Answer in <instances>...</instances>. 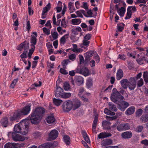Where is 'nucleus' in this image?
<instances>
[{
    "instance_id": "obj_1",
    "label": "nucleus",
    "mask_w": 148,
    "mask_h": 148,
    "mask_svg": "<svg viewBox=\"0 0 148 148\" xmlns=\"http://www.w3.org/2000/svg\"><path fill=\"white\" fill-rule=\"evenodd\" d=\"M45 112V109L41 107H38L33 110L31 114L30 120L34 124H37L41 120Z\"/></svg>"
},
{
    "instance_id": "obj_2",
    "label": "nucleus",
    "mask_w": 148,
    "mask_h": 148,
    "mask_svg": "<svg viewBox=\"0 0 148 148\" xmlns=\"http://www.w3.org/2000/svg\"><path fill=\"white\" fill-rule=\"evenodd\" d=\"M29 121V119L22 120L14 126V131L15 132L25 135L28 133Z\"/></svg>"
},
{
    "instance_id": "obj_3",
    "label": "nucleus",
    "mask_w": 148,
    "mask_h": 148,
    "mask_svg": "<svg viewBox=\"0 0 148 148\" xmlns=\"http://www.w3.org/2000/svg\"><path fill=\"white\" fill-rule=\"evenodd\" d=\"M75 73L82 74L85 76H89L90 72L87 68L81 66L79 65L74 70L69 71V74L71 76H73L75 75Z\"/></svg>"
},
{
    "instance_id": "obj_4",
    "label": "nucleus",
    "mask_w": 148,
    "mask_h": 148,
    "mask_svg": "<svg viewBox=\"0 0 148 148\" xmlns=\"http://www.w3.org/2000/svg\"><path fill=\"white\" fill-rule=\"evenodd\" d=\"M113 92L111 95V100L114 103L117 104L121 100L124 99V97L121 95L115 88L113 89Z\"/></svg>"
},
{
    "instance_id": "obj_5",
    "label": "nucleus",
    "mask_w": 148,
    "mask_h": 148,
    "mask_svg": "<svg viewBox=\"0 0 148 148\" xmlns=\"http://www.w3.org/2000/svg\"><path fill=\"white\" fill-rule=\"evenodd\" d=\"M8 135L9 137L11 136L13 140L15 141H22L25 140L24 137L16 134L15 132H9L8 133Z\"/></svg>"
},
{
    "instance_id": "obj_6",
    "label": "nucleus",
    "mask_w": 148,
    "mask_h": 148,
    "mask_svg": "<svg viewBox=\"0 0 148 148\" xmlns=\"http://www.w3.org/2000/svg\"><path fill=\"white\" fill-rule=\"evenodd\" d=\"M72 103L70 100L64 102L62 106L63 110L64 112H68L70 111L72 109Z\"/></svg>"
},
{
    "instance_id": "obj_7",
    "label": "nucleus",
    "mask_w": 148,
    "mask_h": 148,
    "mask_svg": "<svg viewBox=\"0 0 148 148\" xmlns=\"http://www.w3.org/2000/svg\"><path fill=\"white\" fill-rule=\"evenodd\" d=\"M72 82L73 85H74V83H75L77 85L79 86L84 83V79L82 76H76L75 77L74 80H72Z\"/></svg>"
},
{
    "instance_id": "obj_8",
    "label": "nucleus",
    "mask_w": 148,
    "mask_h": 148,
    "mask_svg": "<svg viewBox=\"0 0 148 148\" xmlns=\"http://www.w3.org/2000/svg\"><path fill=\"white\" fill-rule=\"evenodd\" d=\"M58 135V132L56 130H52L49 133L48 137V140L51 141L56 139Z\"/></svg>"
},
{
    "instance_id": "obj_9",
    "label": "nucleus",
    "mask_w": 148,
    "mask_h": 148,
    "mask_svg": "<svg viewBox=\"0 0 148 148\" xmlns=\"http://www.w3.org/2000/svg\"><path fill=\"white\" fill-rule=\"evenodd\" d=\"M32 104L29 103L24 106L21 110V114L26 115L28 114L30 111Z\"/></svg>"
},
{
    "instance_id": "obj_10",
    "label": "nucleus",
    "mask_w": 148,
    "mask_h": 148,
    "mask_svg": "<svg viewBox=\"0 0 148 148\" xmlns=\"http://www.w3.org/2000/svg\"><path fill=\"white\" fill-rule=\"evenodd\" d=\"M58 144L57 142L54 141L53 143L48 142L45 143L40 145L39 148L43 146L45 148L55 147Z\"/></svg>"
},
{
    "instance_id": "obj_11",
    "label": "nucleus",
    "mask_w": 148,
    "mask_h": 148,
    "mask_svg": "<svg viewBox=\"0 0 148 148\" xmlns=\"http://www.w3.org/2000/svg\"><path fill=\"white\" fill-rule=\"evenodd\" d=\"M72 108L73 110H75L79 108L81 106V103L77 99H75L72 101Z\"/></svg>"
},
{
    "instance_id": "obj_12",
    "label": "nucleus",
    "mask_w": 148,
    "mask_h": 148,
    "mask_svg": "<svg viewBox=\"0 0 148 148\" xmlns=\"http://www.w3.org/2000/svg\"><path fill=\"white\" fill-rule=\"evenodd\" d=\"M136 79V77H131L130 78L128 85L129 88L130 90H134L135 87L136 81L135 80V79Z\"/></svg>"
},
{
    "instance_id": "obj_13",
    "label": "nucleus",
    "mask_w": 148,
    "mask_h": 148,
    "mask_svg": "<svg viewBox=\"0 0 148 148\" xmlns=\"http://www.w3.org/2000/svg\"><path fill=\"white\" fill-rule=\"evenodd\" d=\"M85 58V62L86 63L89 62L90 59V58L92 56V51H90L84 54Z\"/></svg>"
},
{
    "instance_id": "obj_14",
    "label": "nucleus",
    "mask_w": 148,
    "mask_h": 148,
    "mask_svg": "<svg viewBox=\"0 0 148 148\" xmlns=\"http://www.w3.org/2000/svg\"><path fill=\"white\" fill-rule=\"evenodd\" d=\"M73 46L74 48V49L73 50V51L75 52H79L81 51H82L83 50V49L87 50V47H88L86 46L83 45V44H82L80 46L81 48H79L77 49V46L76 44H74L73 45Z\"/></svg>"
},
{
    "instance_id": "obj_15",
    "label": "nucleus",
    "mask_w": 148,
    "mask_h": 148,
    "mask_svg": "<svg viewBox=\"0 0 148 148\" xmlns=\"http://www.w3.org/2000/svg\"><path fill=\"white\" fill-rule=\"evenodd\" d=\"M63 92V88L60 87H57L55 91V97H56L60 98Z\"/></svg>"
},
{
    "instance_id": "obj_16",
    "label": "nucleus",
    "mask_w": 148,
    "mask_h": 148,
    "mask_svg": "<svg viewBox=\"0 0 148 148\" xmlns=\"http://www.w3.org/2000/svg\"><path fill=\"white\" fill-rule=\"evenodd\" d=\"M132 136V134L131 131H126L122 133L121 136L124 139H129Z\"/></svg>"
},
{
    "instance_id": "obj_17",
    "label": "nucleus",
    "mask_w": 148,
    "mask_h": 148,
    "mask_svg": "<svg viewBox=\"0 0 148 148\" xmlns=\"http://www.w3.org/2000/svg\"><path fill=\"white\" fill-rule=\"evenodd\" d=\"M18 144L16 143H8L6 144L4 146V148H17Z\"/></svg>"
},
{
    "instance_id": "obj_18",
    "label": "nucleus",
    "mask_w": 148,
    "mask_h": 148,
    "mask_svg": "<svg viewBox=\"0 0 148 148\" xmlns=\"http://www.w3.org/2000/svg\"><path fill=\"white\" fill-rule=\"evenodd\" d=\"M123 73L122 70L121 69H119L117 71L116 78L118 80L121 79L123 76Z\"/></svg>"
},
{
    "instance_id": "obj_19",
    "label": "nucleus",
    "mask_w": 148,
    "mask_h": 148,
    "mask_svg": "<svg viewBox=\"0 0 148 148\" xmlns=\"http://www.w3.org/2000/svg\"><path fill=\"white\" fill-rule=\"evenodd\" d=\"M135 110L134 106H131L128 108L125 112V114L127 115H130L134 113Z\"/></svg>"
},
{
    "instance_id": "obj_20",
    "label": "nucleus",
    "mask_w": 148,
    "mask_h": 148,
    "mask_svg": "<svg viewBox=\"0 0 148 148\" xmlns=\"http://www.w3.org/2000/svg\"><path fill=\"white\" fill-rule=\"evenodd\" d=\"M21 116L19 113L17 112H14L12 116L10 117V121H12L20 118Z\"/></svg>"
},
{
    "instance_id": "obj_21",
    "label": "nucleus",
    "mask_w": 148,
    "mask_h": 148,
    "mask_svg": "<svg viewBox=\"0 0 148 148\" xmlns=\"http://www.w3.org/2000/svg\"><path fill=\"white\" fill-rule=\"evenodd\" d=\"M69 34H67L62 36L60 40V43L61 45H64L66 42V39L69 38Z\"/></svg>"
},
{
    "instance_id": "obj_22",
    "label": "nucleus",
    "mask_w": 148,
    "mask_h": 148,
    "mask_svg": "<svg viewBox=\"0 0 148 148\" xmlns=\"http://www.w3.org/2000/svg\"><path fill=\"white\" fill-rule=\"evenodd\" d=\"M121 84L122 87L126 89L127 87L129 81L127 79H124L121 80Z\"/></svg>"
},
{
    "instance_id": "obj_23",
    "label": "nucleus",
    "mask_w": 148,
    "mask_h": 148,
    "mask_svg": "<svg viewBox=\"0 0 148 148\" xmlns=\"http://www.w3.org/2000/svg\"><path fill=\"white\" fill-rule=\"evenodd\" d=\"M111 134L109 133L106 132H102L98 135V138H102L110 136Z\"/></svg>"
},
{
    "instance_id": "obj_24",
    "label": "nucleus",
    "mask_w": 148,
    "mask_h": 148,
    "mask_svg": "<svg viewBox=\"0 0 148 148\" xmlns=\"http://www.w3.org/2000/svg\"><path fill=\"white\" fill-rule=\"evenodd\" d=\"M46 120L48 123H51L55 121V118L53 116L49 115L46 118Z\"/></svg>"
},
{
    "instance_id": "obj_25",
    "label": "nucleus",
    "mask_w": 148,
    "mask_h": 148,
    "mask_svg": "<svg viewBox=\"0 0 148 148\" xmlns=\"http://www.w3.org/2000/svg\"><path fill=\"white\" fill-rule=\"evenodd\" d=\"M8 119L7 117L2 118L0 121L2 125L4 127H6L8 125Z\"/></svg>"
},
{
    "instance_id": "obj_26",
    "label": "nucleus",
    "mask_w": 148,
    "mask_h": 148,
    "mask_svg": "<svg viewBox=\"0 0 148 148\" xmlns=\"http://www.w3.org/2000/svg\"><path fill=\"white\" fill-rule=\"evenodd\" d=\"M64 142L66 145H69L70 144V138L68 135H65L63 136Z\"/></svg>"
},
{
    "instance_id": "obj_27",
    "label": "nucleus",
    "mask_w": 148,
    "mask_h": 148,
    "mask_svg": "<svg viewBox=\"0 0 148 148\" xmlns=\"http://www.w3.org/2000/svg\"><path fill=\"white\" fill-rule=\"evenodd\" d=\"M37 42L36 37L34 36H32L30 40V42L31 43V45L32 47L35 48V45L37 43Z\"/></svg>"
},
{
    "instance_id": "obj_28",
    "label": "nucleus",
    "mask_w": 148,
    "mask_h": 148,
    "mask_svg": "<svg viewBox=\"0 0 148 148\" xmlns=\"http://www.w3.org/2000/svg\"><path fill=\"white\" fill-rule=\"evenodd\" d=\"M76 13L78 15V16L81 18L83 17L82 14H83L85 16H87L85 13V11L83 10H78L76 12Z\"/></svg>"
},
{
    "instance_id": "obj_29",
    "label": "nucleus",
    "mask_w": 148,
    "mask_h": 148,
    "mask_svg": "<svg viewBox=\"0 0 148 148\" xmlns=\"http://www.w3.org/2000/svg\"><path fill=\"white\" fill-rule=\"evenodd\" d=\"M92 85V78H88L87 80L86 86L87 88H91Z\"/></svg>"
},
{
    "instance_id": "obj_30",
    "label": "nucleus",
    "mask_w": 148,
    "mask_h": 148,
    "mask_svg": "<svg viewBox=\"0 0 148 148\" xmlns=\"http://www.w3.org/2000/svg\"><path fill=\"white\" fill-rule=\"evenodd\" d=\"M112 143V140L110 139H106L103 140L102 142L103 145L106 146L111 145Z\"/></svg>"
},
{
    "instance_id": "obj_31",
    "label": "nucleus",
    "mask_w": 148,
    "mask_h": 148,
    "mask_svg": "<svg viewBox=\"0 0 148 148\" xmlns=\"http://www.w3.org/2000/svg\"><path fill=\"white\" fill-rule=\"evenodd\" d=\"M108 106L109 109L112 111H116L117 110V108L116 106L112 103H109Z\"/></svg>"
},
{
    "instance_id": "obj_32",
    "label": "nucleus",
    "mask_w": 148,
    "mask_h": 148,
    "mask_svg": "<svg viewBox=\"0 0 148 148\" xmlns=\"http://www.w3.org/2000/svg\"><path fill=\"white\" fill-rule=\"evenodd\" d=\"M93 58L96 61V63H98L100 61L99 57L97 53L93 51Z\"/></svg>"
},
{
    "instance_id": "obj_33",
    "label": "nucleus",
    "mask_w": 148,
    "mask_h": 148,
    "mask_svg": "<svg viewBox=\"0 0 148 148\" xmlns=\"http://www.w3.org/2000/svg\"><path fill=\"white\" fill-rule=\"evenodd\" d=\"M71 22L73 24L77 25L79 24L81 21L80 18H74L71 20Z\"/></svg>"
},
{
    "instance_id": "obj_34",
    "label": "nucleus",
    "mask_w": 148,
    "mask_h": 148,
    "mask_svg": "<svg viewBox=\"0 0 148 148\" xmlns=\"http://www.w3.org/2000/svg\"><path fill=\"white\" fill-rule=\"evenodd\" d=\"M140 120L142 122H147L148 121V114L143 115L140 118Z\"/></svg>"
},
{
    "instance_id": "obj_35",
    "label": "nucleus",
    "mask_w": 148,
    "mask_h": 148,
    "mask_svg": "<svg viewBox=\"0 0 148 148\" xmlns=\"http://www.w3.org/2000/svg\"><path fill=\"white\" fill-rule=\"evenodd\" d=\"M95 117L94 118V120L93 121L94 124L93 125V128L95 129L96 126L97 122L98 120L99 116L97 114L95 113Z\"/></svg>"
},
{
    "instance_id": "obj_36",
    "label": "nucleus",
    "mask_w": 148,
    "mask_h": 148,
    "mask_svg": "<svg viewBox=\"0 0 148 148\" xmlns=\"http://www.w3.org/2000/svg\"><path fill=\"white\" fill-rule=\"evenodd\" d=\"M71 96V94L70 93H66L63 92L60 98H68L70 97Z\"/></svg>"
},
{
    "instance_id": "obj_37",
    "label": "nucleus",
    "mask_w": 148,
    "mask_h": 148,
    "mask_svg": "<svg viewBox=\"0 0 148 148\" xmlns=\"http://www.w3.org/2000/svg\"><path fill=\"white\" fill-rule=\"evenodd\" d=\"M53 102L54 104L58 106L60 105L62 101L61 100L54 98L53 99Z\"/></svg>"
},
{
    "instance_id": "obj_38",
    "label": "nucleus",
    "mask_w": 148,
    "mask_h": 148,
    "mask_svg": "<svg viewBox=\"0 0 148 148\" xmlns=\"http://www.w3.org/2000/svg\"><path fill=\"white\" fill-rule=\"evenodd\" d=\"M33 136L35 138H39L42 136V133L41 132L36 131L32 134Z\"/></svg>"
},
{
    "instance_id": "obj_39",
    "label": "nucleus",
    "mask_w": 148,
    "mask_h": 148,
    "mask_svg": "<svg viewBox=\"0 0 148 148\" xmlns=\"http://www.w3.org/2000/svg\"><path fill=\"white\" fill-rule=\"evenodd\" d=\"M125 9L122 7L120 9H119L118 12L119 14L121 16H123L124 15V14L125 13Z\"/></svg>"
},
{
    "instance_id": "obj_40",
    "label": "nucleus",
    "mask_w": 148,
    "mask_h": 148,
    "mask_svg": "<svg viewBox=\"0 0 148 148\" xmlns=\"http://www.w3.org/2000/svg\"><path fill=\"white\" fill-rule=\"evenodd\" d=\"M124 24L123 23L118 24L117 25L118 30L119 32H122L124 29Z\"/></svg>"
},
{
    "instance_id": "obj_41",
    "label": "nucleus",
    "mask_w": 148,
    "mask_h": 148,
    "mask_svg": "<svg viewBox=\"0 0 148 148\" xmlns=\"http://www.w3.org/2000/svg\"><path fill=\"white\" fill-rule=\"evenodd\" d=\"M123 131L124 130H127L130 129V126L127 123H122Z\"/></svg>"
},
{
    "instance_id": "obj_42",
    "label": "nucleus",
    "mask_w": 148,
    "mask_h": 148,
    "mask_svg": "<svg viewBox=\"0 0 148 148\" xmlns=\"http://www.w3.org/2000/svg\"><path fill=\"white\" fill-rule=\"evenodd\" d=\"M27 50H26L25 49V50L23 51V53L21 55H20V57L22 59H24V58H27Z\"/></svg>"
},
{
    "instance_id": "obj_43",
    "label": "nucleus",
    "mask_w": 148,
    "mask_h": 148,
    "mask_svg": "<svg viewBox=\"0 0 148 148\" xmlns=\"http://www.w3.org/2000/svg\"><path fill=\"white\" fill-rule=\"evenodd\" d=\"M64 88L66 91H68L70 89V86L68 82H66L64 83Z\"/></svg>"
},
{
    "instance_id": "obj_44",
    "label": "nucleus",
    "mask_w": 148,
    "mask_h": 148,
    "mask_svg": "<svg viewBox=\"0 0 148 148\" xmlns=\"http://www.w3.org/2000/svg\"><path fill=\"white\" fill-rule=\"evenodd\" d=\"M118 103H117V104H119V103L123 105L124 106H125V107L127 108L129 106V103L125 101H121V100L120 101L118 102Z\"/></svg>"
},
{
    "instance_id": "obj_45",
    "label": "nucleus",
    "mask_w": 148,
    "mask_h": 148,
    "mask_svg": "<svg viewBox=\"0 0 148 148\" xmlns=\"http://www.w3.org/2000/svg\"><path fill=\"white\" fill-rule=\"evenodd\" d=\"M70 61L68 60H65L63 61L62 62V66L64 68H65L66 66L69 64V63L70 62Z\"/></svg>"
},
{
    "instance_id": "obj_46",
    "label": "nucleus",
    "mask_w": 148,
    "mask_h": 148,
    "mask_svg": "<svg viewBox=\"0 0 148 148\" xmlns=\"http://www.w3.org/2000/svg\"><path fill=\"white\" fill-rule=\"evenodd\" d=\"M143 77L145 81L146 82H148V73L146 71L144 72L143 75Z\"/></svg>"
},
{
    "instance_id": "obj_47",
    "label": "nucleus",
    "mask_w": 148,
    "mask_h": 148,
    "mask_svg": "<svg viewBox=\"0 0 148 148\" xmlns=\"http://www.w3.org/2000/svg\"><path fill=\"white\" fill-rule=\"evenodd\" d=\"M85 93L84 88L83 87L81 88L79 90L78 95L79 97L83 95Z\"/></svg>"
},
{
    "instance_id": "obj_48",
    "label": "nucleus",
    "mask_w": 148,
    "mask_h": 148,
    "mask_svg": "<svg viewBox=\"0 0 148 148\" xmlns=\"http://www.w3.org/2000/svg\"><path fill=\"white\" fill-rule=\"evenodd\" d=\"M35 48L34 47H32V48L29 50V51L28 54V58L29 59H30L31 58V56Z\"/></svg>"
},
{
    "instance_id": "obj_49",
    "label": "nucleus",
    "mask_w": 148,
    "mask_h": 148,
    "mask_svg": "<svg viewBox=\"0 0 148 148\" xmlns=\"http://www.w3.org/2000/svg\"><path fill=\"white\" fill-rule=\"evenodd\" d=\"M143 110L141 109H138L136 112V115L137 117H139L142 114Z\"/></svg>"
},
{
    "instance_id": "obj_50",
    "label": "nucleus",
    "mask_w": 148,
    "mask_h": 148,
    "mask_svg": "<svg viewBox=\"0 0 148 148\" xmlns=\"http://www.w3.org/2000/svg\"><path fill=\"white\" fill-rule=\"evenodd\" d=\"M87 12H85V13L87 16H85L86 17H92V12L91 10H87Z\"/></svg>"
},
{
    "instance_id": "obj_51",
    "label": "nucleus",
    "mask_w": 148,
    "mask_h": 148,
    "mask_svg": "<svg viewBox=\"0 0 148 148\" xmlns=\"http://www.w3.org/2000/svg\"><path fill=\"white\" fill-rule=\"evenodd\" d=\"M61 25L62 27L64 28H66V27L67 25L65 21V17L62 19L61 22Z\"/></svg>"
},
{
    "instance_id": "obj_52",
    "label": "nucleus",
    "mask_w": 148,
    "mask_h": 148,
    "mask_svg": "<svg viewBox=\"0 0 148 148\" xmlns=\"http://www.w3.org/2000/svg\"><path fill=\"white\" fill-rule=\"evenodd\" d=\"M43 32L47 35H49L50 34V30L48 29L45 27H44L42 28Z\"/></svg>"
},
{
    "instance_id": "obj_53",
    "label": "nucleus",
    "mask_w": 148,
    "mask_h": 148,
    "mask_svg": "<svg viewBox=\"0 0 148 148\" xmlns=\"http://www.w3.org/2000/svg\"><path fill=\"white\" fill-rule=\"evenodd\" d=\"M106 118L107 119V120L108 121L113 120H114L116 119L117 118V117L116 116L110 117V116H106Z\"/></svg>"
},
{
    "instance_id": "obj_54",
    "label": "nucleus",
    "mask_w": 148,
    "mask_h": 148,
    "mask_svg": "<svg viewBox=\"0 0 148 148\" xmlns=\"http://www.w3.org/2000/svg\"><path fill=\"white\" fill-rule=\"evenodd\" d=\"M143 128V127L141 125H139L137 127L136 129V132H141Z\"/></svg>"
},
{
    "instance_id": "obj_55",
    "label": "nucleus",
    "mask_w": 148,
    "mask_h": 148,
    "mask_svg": "<svg viewBox=\"0 0 148 148\" xmlns=\"http://www.w3.org/2000/svg\"><path fill=\"white\" fill-rule=\"evenodd\" d=\"M116 129L119 131H123L122 123L118 125L116 127Z\"/></svg>"
},
{
    "instance_id": "obj_56",
    "label": "nucleus",
    "mask_w": 148,
    "mask_h": 148,
    "mask_svg": "<svg viewBox=\"0 0 148 148\" xmlns=\"http://www.w3.org/2000/svg\"><path fill=\"white\" fill-rule=\"evenodd\" d=\"M52 36L53 39L56 40L58 38V34L57 32H55L52 34Z\"/></svg>"
},
{
    "instance_id": "obj_57",
    "label": "nucleus",
    "mask_w": 148,
    "mask_h": 148,
    "mask_svg": "<svg viewBox=\"0 0 148 148\" xmlns=\"http://www.w3.org/2000/svg\"><path fill=\"white\" fill-rule=\"evenodd\" d=\"M92 35L90 34H86L85 36L84 37V39L86 40H87L88 41L89 40L91 37Z\"/></svg>"
},
{
    "instance_id": "obj_58",
    "label": "nucleus",
    "mask_w": 148,
    "mask_h": 148,
    "mask_svg": "<svg viewBox=\"0 0 148 148\" xmlns=\"http://www.w3.org/2000/svg\"><path fill=\"white\" fill-rule=\"evenodd\" d=\"M69 58L70 60L72 61L75 60L76 58V56L74 54H71L69 56Z\"/></svg>"
},
{
    "instance_id": "obj_59",
    "label": "nucleus",
    "mask_w": 148,
    "mask_h": 148,
    "mask_svg": "<svg viewBox=\"0 0 148 148\" xmlns=\"http://www.w3.org/2000/svg\"><path fill=\"white\" fill-rule=\"evenodd\" d=\"M90 43V41L83 39L82 44H83V45L88 47Z\"/></svg>"
},
{
    "instance_id": "obj_60",
    "label": "nucleus",
    "mask_w": 148,
    "mask_h": 148,
    "mask_svg": "<svg viewBox=\"0 0 148 148\" xmlns=\"http://www.w3.org/2000/svg\"><path fill=\"white\" fill-rule=\"evenodd\" d=\"M83 5L81 7L84 9L86 10H87L88 9V6L87 3L86 2L82 3Z\"/></svg>"
},
{
    "instance_id": "obj_61",
    "label": "nucleus",
    "mask_w": 148,
    "mask_h": 148,
    "mask_svg": "<svg viewBox=\"0 0 148 148\" xmlns=\"http://www.w3.org/2000/svg\"><path fill=\"white\" fill-rule=\"evenodd\" d=\"M98 10V8L97 7L93 8V17L95 18L97 14V11Z\"/></svg>"
},
{
    "instance_id": "obj_62",
    "label": "nucleus",
    "mask_w": 148,
    "mask_h": 148,
    "mask_svg": "<svg viewBox=\"0 0 148 148\" xmlns=\"http://www.w3.org/2000/svg\"><path fill=\"white\" fill-rule=\"evenodd\" d=\"M143 84V81L142 79H140L138 81L137 86L138 87L142 86Z\"/></svg>"
},
{
    "instance_id": "obj_63",
    "label": "nucleus",
    "mask_w": 148,
    "mask_h": 148,
    "mask_svg": "<svg viewBox=\"0 0 148 148\" xmlns=\"http://www.w3.org/2000/svg\"><path fill=\"white\" fill-rule=\"evenodd\" d=\"M103 125V126L105 127L107 125L110 126V122L107 121H104L102 123Z\"/></svg>"
},
{
    "instance_id": "obj_64",
    "label": "nucleus",
    "mask_w": 148,
    "mask_h": 148,
    "mask_svg": "<svg viewBox=\"0 0 148 148\" xmlns=\"http://www.w3.org/2000/svg\"><path fill=\"white\" fill-rule=\"evenodd\" d=\"M25 42H23V43H21L20 45L18 50L20 51L22 50V49L25 47Z\"/></svg>"
}]
</instances>
